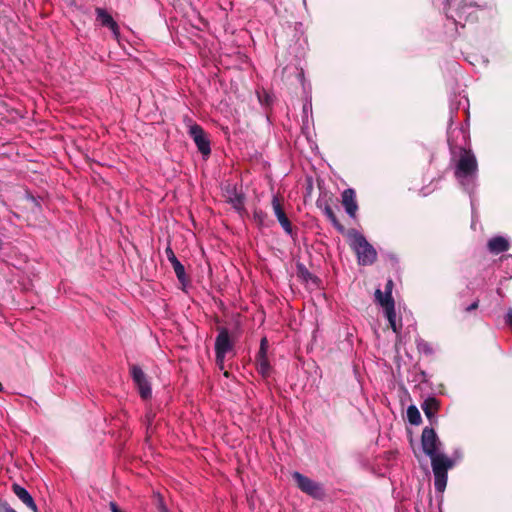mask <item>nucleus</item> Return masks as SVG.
<instances>
[{"instance_id": "f257e3e1", "label": "nucleus", "mask_w": 512, "mask_h": 512, "mask_svg": "<svg viewBox=\"0 0 512 512\" xmlns=\"http://www.w3.org/2000/svg\"><path fill=\"white\" fill-rule=\"evenodd\" d=\"M421 444L424 453L431 459L435 489L437 492L443 493L447 485L448 471L454 467V461L438 451L441 442L434 429L428 427L423 429Z\"/></svg>"}, {"instance_id": "f03ea898", "label": "nucleus", "mask_w": 512, "mask_h": 512, "mask_svg": "<svg viewBox=\"0 0 512 512\" xmlns=\"http://www.w3.org/2000/svg\"><path fill=\"white\" fill-rule=\"evenodd\" d=\"M442 6L447 21L459 33V28L478 20L479 12L493 10L495 3L492 0H444Z\"/></svg>"}, {"instance_id": "7ed1b4c3", "label": "nucleus", "mask_w": 512, "mask_h": 512, "mask_svg": "<svg viewBox=\"0 0 512 512\" xmlns=\"http://www.w3.org/2000/svg\"><path fill=\"white\" fill-rule=\"evenodd\" d=\"M454 176L464 191L470 195L475 192L478 186V162L471 150L460 149L455 159Z\"/></svg>"}, {"instance_id": "20e7f679", "label": "nucleus", "mask_w": 512, "mask_h": 512, "mask_svg": "<svg viewBox=\"0 0 512 512\" xmlns=\"http://www.w3.org/2000/svg\"><path fill=\"white\" fill-rule=\"evenodd\" d=\"M348 239L351 248L357 255V260L360 265L368 266L376 261L377 252L363 234L352 229L348 232Z\"/></svg>"}, {"instance_id": "39448f33", "label": "nucleus", "mask_w": 512, "mask_h": 512, "mask_svg": "<svg viewBox=\"0 0 512 512\" xmlns=\"http://www.w3.org/2000/svg\"><path fill=\"white\" fill-rule=\"evenodd\" d=\"M216 362L221 369L224 368V360L230 353L234 354V342L226 328H221L215 340Z\"/></svg>"}, {"instance_id": "423d86ee", "label": "nucleus", "mask_w": 512, "mask_h": 512, "mask_svg": "<svg viewBox=\"0 0 512 512\" xmlns=\"http://www.w3.org/2000/svg\"><path fill=\"white\" fill-rule=\"evenodd\" d=\"M293 479L295 480L298 488L306 493L307 495L315 498L322 499L325 496V491L322 485L299 472H294L292 474Z\"/></svg>"}, {"instance_id": "0eeeda50", "label": "nucleus", "mask_w": 512, "mask_h": 512, "mask_svg": "<svg viewBox=\"0 0 512 512\" xmlns=\"http://www.w3.org/2000/svg\"><path fill=\"white\" fill-rule=\"evenodd\" d=\"M188 133L195 142L198 150L204 155L207 156L210 154V142L202 129L201 126L197 124H189L188 125Z\"/></svg>"}, {"instance_id": "6e6552de", "label": "nucleus", "mask_w": 512, "mask_h": 512, "mask_svg": "<svg viewBox=\"0 0 512 512\" xmlns=\"http://www.w3.org/2000/svg\"><path fill=\"white\" fill-rule=\"evenodd\" d=\"M131 375L135 385L137 386L140 396L143 399L150 398L152 394L150 382L148 381L142 369L135 365L132 366Z\"/></svg>"}, {"instance_id": "1a4fd4ad", "label": "nucleus", "mask_w": 512, "mask_h": 512, "mask_svg": "<svg viewBox=\"0 0 512 512\" xmlns=\"http://www.w3.org/2000/svg\"><path fill=\"white\" fill-rule=\"evenodd\" d=\"M225 197L228 203H230L235 210L241 212L244 210V195L238 192L237 189L232 185L225 187Z\"/></svg>"}, {"instance_id": "9d476101", "label": "nucleus", "mask_w": 512, "mask_h": 512, "mask_svg": "<svg viewBox=\"0 0 512 512\" xmlns=\"http://www.w3.org/2000/svg\"><path fill=\"white\" fill-rule=\"evenodd\" d=\"M95 12L97 15V21L100 22L102 26L109 28L115 39H118L119 27L118 24L112 18V16L109 13H107L106 10L99 7L96 8Z\"/></svg>"}, {"instance_id": "9b49d317", "label": "nucleus", "mask_w": 512, "mask_h": 512, "mask_svg": "<svg viewBox=\"0 0 512 512\" xmlns=\"http://www.w3.org/2000/svg\"><path fill=\"white\" fill-rule=\"evenodd\" d=\"M342 204L345 208L346 213L354 218L356 216V212L358 210V205L356 202L355 191L351 188L345 189L342 193Z\"/></svg>"}, {"instance_id": "f8f14e48", "label": "nucleus", "mask_w": 512, "mask_h": 512, "mask_svg": "<svg viewBox=\"0 0 512 512\" xmlns=\"http://www.w3.org/2000/svg\"><path fill=\"white\" fill-rule=\"evenodd\" d=\"M487 248L492 254H499L509 250L510 241L504 236H495L488 240Z\"/></svg>"}, {"instance_id": "ddd939ff", "label": "nucleus", "mask_w": 512, "mask_h": 512, "mask_svg": "<svg viewBox=\"0 0 512 512\" xmlns=\"http://www.w3.org/2000/svg\"><path fill=\"white\" fill-rule=\"evenodd\" d=\"M392 289H393V281L391 279H389L386 282L384 292H382L380 289H376L375 300L380 306L389 305L390 303L395 304L394 299L392 297Z\"/></svg>"}, {"instance_id": "4468645a", "label": "nucleus", "mask_w": 512, "mask_h": 512, "mask_svg": "<svg viewBox=\"0 0 512 512\" xmlns=\"http://www.w3.org/2000/svg\"><path fill=\"white\" fill-rule=\"evenodd\" d=\"M12 490L14 494L33 512H37V506L30 493L19 484H13Z\"/></svg>"}, {"instance_id": "2eb2a0df", "label": "nucleus", "mask_w": 512, "mask_h": 512, "mask_svg": "<svg viewBox=\"0 0 512 512\" xmlns=\"http://www.w3.org/2000/svg\"><path fill=\"white\" fill-rule=\"evenodd\" d=\"M381 307L384 309L385 316L389 322L391 329L393 330V332L395 334L398 335L400 333V329H401L402 325H401V323L398 324L396 321L395 304L390 303L389 305H383Z\"/></svg>"}, {"instance_id": "dca6fc26", "label": "nucleus", "mask_w": 512, "mask_h": 512, "mask_svg": "<svg viewBox=\"0 0 512 512\" xmlns=\"http://www.w3.org/2000/svg\"><path fill=\"white\" fill-rule=\"evenodd\" d=\"M174 272L176 274L177 279L180 283L185 285L187 283V276L185 272L184 266L181 264V262L177 259L174 262L171 263Z\"/></svg>"}, {"instance_id": "f3484780", "label": "nucleus", "mask_w": 512, "mask_h": 512, "mask_svg": "<svg viewBox=\"0 0 512 512\" xmlns=\"http://www.w3.org/2000/svg\"><path fill=\"white\" fill-rule=\"evenodd\" d=\"M422 409L426 416L431 419L434 416V412L438 409V402L434 398L427 399L422 405Z\"/></svg>"}, {"instance_id": "a211bd4d", "label": "nucleus", "mask_w": 512, "mask_h": 512, "mask_svg": "<svg viewBox=\"0 0 512 512\" xmlns=\"http://www.w3.org/2000/svg\"><path fill=\"white\" fill-rule=\"evenodd\" d=\"M503 272L507 275L506 279L512 278V255L506 254L500 258Z\"/></svg>"}, {"instance_id": "6ab92c4d", "label": "nucleus", "mask_w": 512, "mask_h": 512, "mask_svg": "<svg viewBox=\"0 0 512 512\" xmlns=\"http://www.w3.org/2000/svg\"><path fill=\"white\" fill-rule=\"evenodd\" d=\"M272 208L278 222L287 217L277 196L272 198Z\"/></svg>"}, {"instance_id": "aec40b11", "label": "nucleus", "mask_w": 512, "mask_h": 512, "mask_svg": "<svg viewBox=\"0 0 512 512\" xmlns=\"http://www.w3.org/2000/svg\"><path fill=\"white\" fill-rule=\"evenodd\" d=\"M407 418L411 424L418 425L421 422V415L415 406H409L407 409Z\"/></svg>"}, {"instance_id": "412c9836", "label": "nucleus", "mask_w": 512, "mask_h": 512, "mask_svg": "<svg viewBox=\"0 0 512 512\" xmlns=\"http://www.w3.org/2000/svg\"><path fill=\"white\" fill-rule=\"evenodd\" d=\"M257 369L262 376L267 377L271 370L268 359L262 357V359L257 360Z\"/></svg>"}, {"instance_id": "4be33fe9", "label": "nucleus", "mask_w": 512, "mask_h": 512, "mask_svg": "<svg viewBox=\"0 0 512 512\" xmlns=\"http://www.w3.org/2000/svg\"><path fill=\"white\" fill-rule=\"evenodd\" d=\"M417 348L419 352L424 353L426 355H431L433 353L432 346L425 340L417 341Z\"/></svg>"}, {"instance_id": "5701e85b", "label": "nucleus", "mask_w": 512, "mask_h": 512, "mask_svg": "<svg viewBox=\"0 0 512 512\" xmlns=\"http://www.w3.org/2000/svg\"><path fill=\"white\" fill-rule=\"evenodd\" d=\"M281 227L283 228V230L291 235L292 234V225H291V222L289 221L288 217L284 218V219H281V221H279Z\"/></svg>"}, {"instance_id": "b1692460", "label": "nucleus", "mask_w": 512, "mask_h": 512, "mask_svg": "<svg viewBox=\"0 0 512 512\" xmlns=\"http://www.w3.org/2000/svg\"><path fill=\"white\" fill-rule=\"evenodd\" d=\"M325 214L334 224H337L336 216L331 207H329V206L325 207Z\"/></svg>"}, {"instance_id": "393cba45", "label": "nucleus", "mask_w": 512, "mask_h": 512, "mask_svg": "<svg viewBox=\"0 0 512 512\" xmlns=\"http://www.w3.org/2000/svg\"><path fill=\"white\" fill-rule=\"evenodd\" d=\"M165 254H166V257L168 259V261L170 263L174 262L175 260H177V257L175 256L172 248L170 246H168L166 249H165Z\"/></svg>"}, {"instance_id": "a878e982", "label": "nucleus", "mask_w": 512, "mask_h": 512, "mask_svg": "<svg viewBox=\"0 0 512 512\" xmlns=\"http://www.w3.org/2000/svg\"><path fill=\"white\" fill-rule=\"evenodd\" d=\"M0 512H16L7 502L0 500Z\"/></svg>"}, {"instance_id": "bb28decb", "label": "nucleus", "mask_w": 512, "mask_h": 512, "mask_svg": "<svg viewBox=\"0 0 512 512\" xmlns=\"http://www.w3.org/2000/svg\"><path fill=\"white\" fill-rule=\"evenodd\" d=\"M266 350H267L266 347H260V350H259L258 355H257V360L262 359V357L263 358H267L266 357Z\"/></svg>"}, {"instance_id": "cd10ccee", "label": "nucleus", "mask_w": 512, "mask_h": 512, "mask_svg": "<svg viewBox=\"0 0 512 512\" xmlns=\"http://www.w3.org/2000/svg\"><path fill=\"white\" fill-rule=\"evenodd\" d=\"M451 459L454 461V464H455V463H456V461H459V460H461V459H462V452H461V451H459V450H456V451L454 452V455H453V457H452Z\"/></svg>"}, {"instance_id": "c85d7f7f", "label": "nucleus", "mask_w": 512, "mask_h": 512, "mask_svg": "<svg viewBox=\"0 0 512 512\" xmlns=\"http://www.w3.org/2000/svg\"><path fill=\"white\" fill-rule=\"evenodd\" d=\"M506 323L512 326V308H509L506 314Z\"/></svg>"}, {"instance_id": "c756f323", "label": "nucleus", "mask_w": 512, "mask_h": 512, "mask_svg": "<svg viewBox=\"0 0 512 512\" xmlns=\"http://www.w3.org/2000/svg\"><path fill=\"white\" fill-rule=\"evenodd\" d=\"M478 307V301H475L473 302L471 305H469L467 308H466V311L470 312L472 310H475L477 309Z\"/></svg>"}, {"instance_id": "7c9ffc66", "label": "nucleus", "mask_w": 512, "mask_h": 512, "mask_svg": "<svg viewBox=\"0 0 512 512\" xmlns=\"http://www.w3.org/2000/svg\"><path fill=\"white\" fill-rule=\"evenodd\" d=\"M109 505H110L111 512H121V510L118 508L116 503L110 502Z\"/></svg>"}, {"instance_id": "2f4dec72", "label": "nucleus", "mask_w": 512, "mask_h": 512, "mask_svg": "<svg viewBox=\"0 0 512 512\" xmlns=\"http://www.w3.org/2000/svg\"><path fill=\"white\" fill-rule=\"evenodd\" d=\"M260 347H266V348H267V340H266V338H263V339L261 340V345H260Z\"/></svg>"}, {"instance_id": "473e14b6", "label": "nucleus", "mask_w": 512, "mask_h": 512, "mask_svg": "<svg viewBox=\"0 0 512 512\" xmlns=\"http://www.w3.org/2000/svg\"><path fill=\"white\" fill-rule=\"evenodd\" d=\"M3 248V241L0 239V251L2 250Z\"/></svg>"}, {"instance_id": "72a5a7b5", "label": "nucleus", "mask_w": 512, "mask_h": 512, "mask_svg": "<svg viewBox=\"0 0 512 512\" xmlns=\"http://www.w3.org/2000/svg\"><path fill=\"white\" fill-rule=\"evenodd\" d=\"M3 391V385L0 383V392Z\"/></svg>"}]
</instances>
